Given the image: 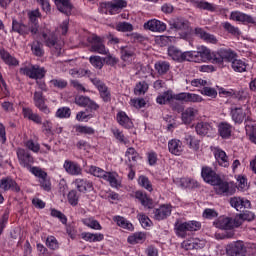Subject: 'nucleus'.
I'll use <instances>...</instances> for the list:
<instances>
[{"label": "nucleus", "mask_w": 256, "mask_h": 256, "mask_svg": "<svg viewBox=\"0 0 256 256\" xmlns=\"http://www.w3.org/2000/svg\"><path fill=\"white\" fill-rule=\"evenodd\" d=\"M174 229L178 237L185 238L188 231H199L201 229V222L195 220L185 222L178 219L174 224Z\"/></svg>", "instance_id": "nucleus-1"}, {"label": "nucleus", "mask_w": 256, "mask_h": 256, "mask_svg": "<svg viewBox=\"0 0 256 256\" xmlns=\"http://www.w3.org/2000/svg\"><path fill=\"white\" fill-rule=\"evenodd\" d=\"M34 33H43L42 37L47 45V47H55L57 54L61 55V46H59V43L57 42V37L53 33H45V30L41 28L39 25H37V20L34 19Z\"/></svg>", "instance_id": "nucleus-2"}, {"label": "nucleus", "mask_w": 256, "mask_h": 256, "mask_svg": "<svg viewBox=\"0 0 256 256\" xmlns=\"http://www.w3.org/2000/svg\"><path fill=\"white\" fill-rule=\"evenodd\" d=\"M170 27L176 29V31H180V39H189V35H191V24L189 21L183 18H178L170 21Z\"/></svg>", "instance_id": "nucleus-3"}, {"label": "nucleus", "mask_w": 256, "mask_h": 256, "mask_svg": "<svg viewBox=\"0 0 256 256\" xmlns=\"http://www.w3.org/2000/svg\"><path fill=\"white\" fill-rule=\"evenodd\" d=\"M17 158L21 167L33 173V156L29 150L18 148L16 150Z\"/></svg>", "instance_id": "nucleus-4"}, {"label": "nucleus", "mask_w": 256, "mask_h": 256, "mask_svg": "<svg viewBox=\"0 0 256 256\" xmlns=\"http://www.w3.org/2000/svg\"><path fill=\"white\" fill-rule=\"evenodd\" d=\"M88 43H91V51L93 53H99L100 55H109V49L103 44V38L92 34L88 37Z\"/></svg>", "instance_id": "nucleus-5"}, {"label": "nucleus", "mask_w": 256, "mask_h": 256, "mask_svg": "<svg viewBox=\"0 0 256 256\" xmlns=\"http://www.w3.org/2000/svg\"><path fill=\"white\" fill-rule=\"evenodd\" d=\"M216 195H222V197H229L235 193V188L229 184L227 181L221 180L219 178L216 183L212 184Z\"/></svg>", "instance_id": "nucleus-6"}, {"label": "nucleus", "mask_w": 256, "mask_h": 256, "mask_svg": "<svg viewBox=\"0 0 256 256\" xmlns=\"http://www.w3.org/2000/svg\"><path fill=\"white\" fill-rule=\"evenodd\" d=\"M226 253L229 256H247V255H251V253H249V250L247 249V247H245V244H243L242 241H237V242H234L232 244H229L226 247Z\"/></svg>", "instance_id": "nucleus-7"}, {"label": "nucleus", "mask_w": 256, "mask_h": 256, "mask_svg": "<svg viewBox=\"0 0 256 256\" xmlns=\"http://www.w3.org/2000/svg\"><path fill=\"white\" fill-rule=\"evenodd\" d=\"M230 21H236L237 23H243V25H255L256 21L253 16L243 13L241 11H232L229 17Z\"/></svg>", "instance_id": "nucleus-8"}, {"label": "nucleus", "mask_w": 256, "mask_h": 256, "mask_svg": "<svg viewBox=\"0 0 256 256\" xmlns=\"http://www.w3.org/2000/svg\"><path fill=\"white\" fill-rule=\"evenodd\" d=\"M45 68H41L39 66H33V79L36 81V89H40V91H47V84H45Z\"/></svg>", "instance_id": "nucleus-9"}, {"label": "nucleus", "mask_w": 256, "mask_h": 256, "mask_svg": "<svg viewBox=\"0 0 256 256\" xmlns=\"http://www.w3.org/2000/svg\"><path fill=\"white\" fill-rule=\"evenodd\" d=\"M125 7H127V2L125 0H114L102 3L100 5V11L101 13H107V9H109V12L112 13V11H119V9H125Z\"/></svg>", "instance_id": "nucleus-10"}, {"label": "nucleus", "mask_w": 256, "mask_h": 256, "mask_svg": "<svg viewBox=\"0 0 256 256\" xmlns=\"http://www.w3.org/2000/svg\"><path fill=\"white\" fill-rule=\"evenodd\" d=\"M181 119L184 125H191L193 121L199 119V109L195 107L186 108L181 114Z\"/></svg>", "instance_id": "nucleus-11"}, {"label": "nucleus", "mask_w": 256, "mask_h": 256, "mask_svg": "<svg viewBox=\"0 0 256 256\" xmlns=\"http://www.w3.org/2000/svg\"><path fill=\"white\" fill-rule=\"evenodd\" d=\"M210 149L220 167H229V156H227V153H225V151L216 146H211Z\"/></svg>", "instance_id": "nucleus-12"}, {"label": "nucleus", "mask_w": 256, "mask_h": 256, "mask_svg": "<svg viewBox=\"0 0 256 256\" xmlns=\"http://www.w3.org/2000/svg\"><path fill=\"white\" fill-rule=\"evenodd\" d=\"M144 29L152 31V33H163L167 30V24L157 19H151L144 23Z\"/></svg>", "instance_id": "nucleus-13"}, {"label": "nucleus", "mask_w": 256, "mask_h": 256, "mask_svg": "<svg viewBox=\"0 0 256 256\" xmlns=\"http://www.w3.org/2000/svg\"><path fill=\"white\" fill-rule=\"evenodd\" d=\"M90 81L98 89L103 101H105L106 103L111 101V91H109V88L105 86V83L99 80V78H90Z\"/></svg>", "instance_id": "nucleus-14"}, {"label": "nucleus", "mask_w": 256, "mask_h": 256, "mask_svg": "<svg viewBox=\"0 0 256 256\" xmlns=\"http://www.w3.org/2000/svg\"><path fill=\"white\" fill-rule=\"evenodd\" d=\"M63 168L68 175H72L73 177H79V175H83V169L81 168V165L75 161L65 160Z\"/></svg>", "instance_id": "nucleus-15"}, {"label": "nucleus", "mask_w": 256, "mask_h": 256, "mask_svg": "<svg viewBox=\"0 0 256 256\" xmlns=\"http://www.w3.org/2000/svg\"><path fill=\"white\" fill-rule=\"evenodd\" d=\"M175 98L176 101H182L183 103H202L203 101L201 95L189 92L178 93Z\"/></svg>", "instance_id": "nucleus-16"}, {"label": "nucleus", "mask_w": 256, "mask_h": 256, "mask_svg": "<svg viewBox=\"0 0 256 256\" xmlns=\"http://www.w3.org/2000/svg\"><path fill=\"white\" fill-rule=\"evenodd\" d=\"M214 226H216L217 229H224L226 231L239 227V225H237L236 218L231 219L229 217H219L214 221Z\"/></svg>", "instance_id": "nucleus-17"}, {"label": "nucleus", "mask_w": 256, "mask_h": 256, "mask_svg": "<svg viewBox=\"0 0 256 256\" xmlns=\"http://www.w3.org/2000/svg\"><path fill=\"white\" fill-rule=\"evenodd\" d=\"M74 103L79 107H88L91 111H97L99 109V104L97 102L91 100V98L83 95L76 96L74 99Z\"/></svg>", "instance_id": "nucleus-18"}, {"label": "nucleus", "mask_w": 256, "mask_h": 256, "mask_svg": "<svg viewBox=\"0 0 256 256\" xmlns=\"http://www.w3.org/2000/svg\"><path fill=\"white\" fill-rule=\"evenodd\" d=\"M46 101L47 99H45V96H43V90L36 89L34 94L35 106L47 115L50 113V111L49 107H47Z\"/></svg>", "instance_id": "nucleus-19"}, {"label": "nucleus", "mask_w": 256, "mask_h": 256, "mask_svg": "<svg viewBox=\"0 0 256 256\" xmlns=\"http://www.w3.org/2000/svg\"><path fill=\"white\" fill-rule=\"evenodd\" d=\"M237 57V54L231 49H220L216 52L215 63L221 64L223 61L231 62Z\"/></svg>", "instance_id": "nucleus-20"}, {"label": "nucleus", "mask_w": 256, "mask_h": 256, "mask_svg": "<svg viewBox=\"0 0 256 256\" xmlns=\"http://www.w3.org/2000/svg\"><path fill=\"white\" fill-rule=\"evenodd\" d=\"M181 247L186 251H191L193 249H203V247H205V240H201L199 238H190L184 240L181 243Z\"/></svg>", "instance_id": "nucleus-21"}, {"label": "nucleus", "mask_w": 256, "mask_h": 256, "mask_svg": "<svg viewBox=\"0 0 256 256\" xmlns=\"http://www.w3.org/2000/svg\"><path fill=\"white\" fill-rule=\"evenodd\" d=\"M198 54L200 57V63H207V61H214L215 63L217 52L211 51V49H209L208 47L206 46L198 47Z\"/></svg>", "instance_id": "nucleus-22"}, {"label": "nucleus", "mask_w": 256, "mask_h": 256, "mask_svg": "<svg viewBox=\"0 0 256 256\" xmlns=\"http://www.w3.org/2000/svg\"><path fill=\"white\" fill-rule=\"evenodd\" d=\"M172 211L173 206L169 204H163L154 210V219H156V221H163L164 219H167V217L171 216Z\"/></svg>", "instance_id": "nucleus-23"}, {"label": "nucleus", "mask_w": 256, "mask_h": 256, "mask_svg": "<svg viewBox=\"0 0 256 256\" xmlns=\"http://www.w3.org/2000/svg\"><path fill=\"white\" fill-rule=\"evenodd\" d=\"M250 111L247 106L234 108L231 111L232 119L236 123H243L245 121V117H248Z\"/></svg>", "instance_id": "nucleus-24"}, {"label": "nucleus", "mask_w": 256, "mask_h": 256, "mask_svg": "<svg viewBox=\"0 0 256 256\" xmlns=\"http://www.w3.org/2000/svg\"><path fill=\"white\" fill-rule=\"evenodd\" d=\"M168 150L171 155H183V151H185V146H183V142L179 139H171L168 141Z\"/></svg>", "instance_id": "nucleus-25"}, {"label": "nucleus", "mask_w": 256, "mask_h": 256, "mask_svg": "<svg viewBox=\"0 0 256 256\" xmlns=\"http://www.w3.org/2000/svg\"><path fill=\"white\" fill-rule=\"evenodd\" d=\"M74 185L80 193H91L93 191V182L87 179L77 178L74 180Z\"/></svg>", "instance_id": "nucleus-26"}, {"label": "nucleus", "mask_w": 256, "mask_h": 256, "mask_svg": "<svg viewBox=\"0 0 256 256\" xmlns=\"http://www.w3.org/2000/svg\"><path fill=\"white\" fill-rule=\"evenodd\" d=\"M195 35L196 37H199V39H202V41H205V43H211L212 45H217V43H219V40L215 35L208 33L203 30V28H196Z\"/></svg>", "instance_id": "nucleus-27"}, {"label": "nucleus", "mask_w": 256, "mask_h": 256, "mask_svg": "<svg viewBox=\"0 0 256 256\" xmlns=\"http://www.w3.org/2000/svg\"><path fill=\"white\" fill-rule=\"evenodd\" d=\"M229 203L231 207L236 209V211H241V209H249V207H251V201L237 196L230 198Z\"/></svg>", "instance_id": "nucleus-28"}, {"label": "nucleus", "mask_w": 256, "mask_h": 256, "mask_svg": "<svg viewBox=\"0 0 256 256\" xmlns=\"http://www.w3.org/2000/svg\"><path fill=\"white\" fill-rule=\"evenodd\" d=\"M0 188L3 191H14L15 193H19L21 191V187L13 180L12 178L6 177L0 180Z\"/></svg>", "instance_id": "nucleus-29"}, {"label": "nucleus", "mask_w": 256, "mask_h": 256, "mask_svg": "<svg viewBox=\"0 0 256 256\" xmlns=\"http://www.w3.org/2000/svg\"><path fill=\"white\" fill-rule=\"evenodd\" d=\"M201 176L204 179L206 183H209L210 185H213L217 182V180L220 179L219 175L213 171V169L209 167H203Z\"/></svg>", "instance_id": "nucleus-30"}, {"label": "nucleus", "mask_w": 256, "mask_h": 256, "mask_svg": "<svg viewBox=\"0 0 256 256\" xmlns=\"http://www.w3.org/2000/svg\"><path fill=\"white\" fill-rule=\"evenodd\" d=\"M12 31L20 33V35H26L30 31L33 33V29L30 26L25 25L23 22L13 18L12 19Z\"/></svg>", "instance_id": "nucleus-31"}, {"label": "nucleus", "mask_w": 256, "mask_h": 256, "mask_svg": "<svg viewBox=\"0 0 256 256\" xmlns=\"http://www.w3.org/2000/svg\"><path fill=\"white\" fill-rule=\"evenodd\" d=\"M190 2H191V5H193L196 9H202L203 11H210L211 13L217 10V6L205 0H191Z\"/></svg>", "instance_id": "nucleus-32"}, {"label": "nucleus", "mask_w": 256, "mask_h": 256, "mask_svg": "<svg viewBox=\"0 0 256 256\" xmlns=\"http://www.w3.org/2000/svg\"><path fill=\"white\" fill-rule=\"evenodd\" d=\"M176 95L177 94H173V91L167 90L157 96L156 103H158V105H167V103H170L173 99L177 101V98L175 97Z\"/></svg>", "instance_id": "nucleus-33"}, {"label": "nucleus", "mask_w": 256, "mask_h": 256, "mask_svg": "<svg viewBox=\"0 0 256 256\" xmlns=\"http://www.w3.org/2000/svg\"><path fill=\"white\" fill-rule=\"evenodd\" d=\"M81 237L84 241H87L88 243H99L105 239V235L102 233H90V232H84L81 234Z\"/></svg>", "instance_id": "nucleus-34"}, {"label": "nucleus", "mask_w": 256, "mask_h": 256, "mask_svg": "<svg viewBox=\"0 0 256 256\" xmlns=\"http://www.w3.org/2000/svg\"><path fill=\"white\" fill-rule=\"evenodd\" d=\"M116 117L119 125L125 127V129H131L133 127V121H131V118L124 111L118 112Z\"/></svg>", "instance_id": "nucleus-35"}, {"label": "nucleus", "mask_w": 256, "mask_h": 256, "mask_svg": "<svg viewBox=\"0 0 256 256\" xmlns=\"http://www.w3.org/2000/svg\"><path fill=\"white\" fill-rule=\"evenodd\" d=\"M233 131V126L227 122H221L218 125V132L222 139H229L231 137V133Z\"/></svg>", "instance_id": "nucleus-36"}, {"label": "nucleus", "mask_w": 256, "mask_h": 256, "mask_svg": "<svg viewBox=\"0 0 256 256\" xmlns=\"http://www.w3.org/2000/svg\"><path fill=\"white\" fill-rule=\"evenodd\" d=\"M54 2L57 6V9L60 10L61 13H64L65 15H71L73 6L69 0H54Z\"/></svg>", "instance_id": "nucleus-37"}, {"label": "nucleus", "mask_w": 256, "mask_h": 256, "mask_svg": "<svg viewBox=\"0 0 256 256\" xmlns=\"http://www.w3.org/2000/svg\"><path fill=\"white\" fill-rule=\"evenodd\" d=\"M135 197L140 201L143 207H147V209H151L153 207V200L147 197V194L143 193L142 191L135 192Z\"/></svg>", "instance_id": "nucleus-38"}, {"label": "nucleus", "mask_w": 256, "mask_h": 256, "mask_svg": "<svg viewBox=\"0 0 256 256\" xmlns=\"http://www.w3.org/2000/svg\"><path fill=\"white\" fill-rule=\"evenodd\" d=\"M117 177H119V175L116 172H106L103 180L108 181L109 185L117 189V187H121V182Z\"/></svg>", "instance_id": "nucleus-39"}, {"label": "nucleus", "mask_w": 256, "mask_h": 256, "mask_svg": "<svg viewBox=\"0 0 256 256\" xmlns=\"http://www.w3.org/2000/svg\"><path fill=\"white\" fill-rule=\"evenodd\" d=\"M0 57L6 65H12L13 67H17V65H19V60L3 49L0 50Z\"/></svg>", "instance_id": "nucleus-40"}, {"label": "nucleus", "mask_w": 256, "mask_h": 256, "mask_svg": "<svg viewBox=\"0 0 256 256\" xmlns=\"http://www.w3.org/2000/svg\"><path fill=\"white\" fill-rule=\"evenodd\" d=\"M113 221L118 225V227H121L122 229H127V231H133L134 229L133 224H131V222H129L123 216H114Z\"/></svg>", "instance_id": "nucleus-41"}, {"label": "nucleus", "mask_w": 256, "mask_h": 256, "mask_svg": "<svg viewBox=\"0 0 256 256\" xmlns=\"http://www.w3.org/2000/svg\"><path fill=\"white\" fill-rule=\"evenodd\" d=\"M145 239H147V235L143 232H136L130 235L127 239L130 245H137V243H144Z\"/></svg>", "instance_id": "nucleus-42"}, {"label": "nucleus", "mask_w": 256, "mask_h": 256, "mask_svg": "<svg viewBox=\"0 0 256 256\" xmlns=\"http://www.w3.org/2000/svg\"><path fill=\"white\" fill-rule=\"evenodd\" d=\"M135 56V48L132 46H125L121 48V58L123 61H133V57Z\"/></svg>", "instance_id": "nucleus-43"}, {"label": "nucleus", "mask_w": 256, "mask_h": 256, "mask_svg": "<svg viewBox=\"0 0 256 256\" xmlns=\"http://www.w3.org/2000/svg\"><path fill=\"white\" fill-rule=\"evenodd\" d=\"M253 219H255V213L251 211H246L236 216V225H238V227H241V225H243V221H253Z\"/></svg>", "instance_id": "nucleus-44"}, {"label": "nucleus", "mask_w": 256, "mask_h": 256, "mask_svg": "<svg viewBox=\"0 0 256 256\" xmlns=\"http://www.w3.org/2000/svg\"><path fill=\"white\" fill-rule=\"evenodd\" d=\"M168 55L173 59V61H183L185 52H181L179 49L175 48V46H171L168 48Z\"/></svg>", "instance_id": "nucleus-45"}, {"label": "nucleus", "mask_w": 256, "mask_h": 256, "mask_svg": "<svg viewBox=\"0 0 256 256\" xmlns=\"http://www.w3.org/2000/svg\"><path fill=\"white\" fill-rule=\"evenodd\" d=\"M231 66L237 73H245V71H247V62L241 59L232 60Z\"/></svg>", "instance_id": "nucleus-46"}, {"label": "nucleus", "mask_w": 256, "mask_h": 256, "mask_svg": "<svg viewBox=\"0 0 256 256\" xmlns=\"http://www.w3.org/2000/svg\"><path fill=\"white\" fill-rule=\"evenodd\" d=\"M171 69V64L167 61H158L155 63V70L158 75H165Z\"/></svg>", "instance_id": "nucleus-47"}, {"label": "nucleus", "mask_w": 256, "mask_h": 256, "mask_svg": "<svg viewBox=\"0 0 256 256\" xmlns=\"http://www.w3.org/2000/svg\"><path fill=\"white\" fill-rule=\"evenodd\" d=\"M82 223L86 227H89L90 229H94L95 231H101L103 229L99 221L95 220L94 218H85L82 220Z\"/></svg>", "instance_id": "nucleus-48"}, {"label": "nucleus", "mask_w": 256, "mask_h": 256, "mask_svg": "<svg viewBox=\"0 0 256 256\" xmlns=\"http://www.w3.org/2000/svg\"><path fill=\"white\" fill-rule=\"evenodd\" d=\"M183 61H191L192 63H201V60L199 57V50L197 49V51L184 52Z\"/></svg>", "instance_id": "nucleus-49"}, {"label": "nucleus", "mask_w": 256, "mask_h": 256, "mask_svg": "<svg viewBox=\"0 0 256 256\" xmlns=\"http://www.w3.org/2000/svg\"><path fill=\"white\" fill-rule=\"evenodd\" d=\"M88 173H90V175H93L94 177H98L99 179H104L105 175H107V171L97 166H89Z\"/></svg>", "instance_id": "nucleus-50"}, {"label": "nucleus", "mask_w": 256, "mask_h": 256, "mask_svg": "<svg viewBox=\"0 0 256 256\" xmlns=\"http://www.w3.org/2000/svg\"><path fill=\"white\" fill-rule=\"evenodd\" d=\"M38 183L40 189H42V191H46V193H50L51 189H53V184L51 183V178H49V176L42 178Z\"/></svg>", "instance_id": "nucleus-51"}, {"label": "nucleus", "mask_w": 256, "mask_h": 256, "mask_svg": "<svg viewBox=\"0 0 256 256\" xmlns=\"http://www.w3.org/2000/svg\"><path fill=\"white\" fill-rule=\"evenodd\" d=\"M196 133L198 135H207L211 131V125L209 123L200 122L196 124Z\"/></svg>", "instance_id": "nucleus-52"}, {"label": "nucleus", "mask_w": 256, "mask_h": 256, "mask_svg": "<svg viewBox=\"0 0 256 256\" xmlns=\"http://www.w3.org/2000/svg\"><path fill=\"white\" fill-rule=\"evenodd\" d=\"M147 91H149V84L145 81L137 83L134 88L135 95H145Z\"/></svg>", "instance_id": "nucleus-53"}, {"label": "nucleus", "mask_w": 256, "mask_h": 256, "mask_svg": "<svg viewBox=\"0 0 256 256\" xmlns=\"http://www.w3.org/2000/svg\"><path fill=\"white\" fill-rule=\"evenodd\" d=\"M58 119H69L71 117V108L61 107L56 111Z\"/></svg>", "instance_id": "nucleus-54"}, {"label": "nucleus", "mask_w": 256, "mask_h": 256, "mask_svg": "<svg viewBox=\"0 0 256 256\" xmlns=\"http://www.w3.org/2000/svg\"><path fill=\"white\" fill-rule=\"evenodd\" d=\"M102 199H107L110 203H115V201H119V194L113 191L101 192Z\"/></svg>", "instance_id": "nucleus-55"}, {"label": "nucleus", "mask_w": 256, "mask_h": 256, "mask_svg": "<svg viewBox=\"0 0 256 256\" xmlns=\"http://www.w3.org/2000/svg\"><path fill=\"white\" fill-rule=\"evenodd\" d=\"M137 219L140 222V225L144 228L147 229V227H151V225H153V222H151V219H149V216L143 214V213H139L137 215Z\"/></svg>", "instance_id": "nucleus-56"}, {"label": "nucleus", "mask_w": 256, "mask_h": 256, "mask_svg": "<svg viewBox=\"0 0 256 256\" xmlns=\"http://www.w3.org/2000/svg\"><path fill=\"white\" fill-rule=\"evenodd\" d=\"M138 184L140 187H143L147 191H153V185L151 184V181H149V178H147V176H140L138 179Z\"/></svg>", "instance_id": "nucleus-57"}, {"label": "nucleus", "mask_w": 256, "mask_h": 256, "mask_svg": "<svg viewBox=\"0 0 256 256\" xmlns=\"http://www.w3.org/2000/svg\"><path fill=\"white\" fill-rule=\"evenodd\" d=\"M116 31H120L122 33H129L133 31V25L129 22H120L116 25Z\"/></svg>", "instance_id": "nucleus-58"}, {"label": "nucleus", "mask_w": 256, "mask_h": 256, "mask_svg": "<svg viewBox=\"0 0 256 256\" xmlns=\"http://www.w3.org/2000/svg\"><path fill=\"white\" fill-rule=\"evenodd\" d=\"M186 143L193 151H199V140L191 135L186 137Z\"/></svg>", "instance_id": "nucleus-59"}, {"label": "nucleus", "mask_w": 256, "mask_h": 256, "mask_svg": "<svg viewBox=\"0 0 256 256\" xmlns=\"http://www.w3.org/2000/svg\"><path fill=\"white\" fill-rule=\"evenodd\" d=\"M89 61L91 65L95 67V69H103L104 60L101 58V56H91Z\"/></svg>", "instance_id": "nucleus-60"}, {"label": "nucleus", "mask_w": 256, "mask_h": 256, "mask_svg": "<svg viewBox=\"0 0 256 256\" xmlns=\"http://www.w3.org/2000/svg\"><path fill=\"white\" fill-rule=\"evenodd\" d=\"M51 151V146L48 144H42V147L39 144H33V153H49Z\"/></svg>", "instance_id": "nucleus-61"}, {"label": "nucleus", "mask_w": 256, "mask_h": 256, "mask_svg": "<svg viewBox=\"0 0 256 256\" xmlns=\"http://www.w3.org/2000/svg\"><path fill=\"white\" fill-rule=\"evenodd\" d=\"M20 74L26 75V77L33 79V65L30 63L25 64L22 68H20Z\"/></svg>", "instance_id": "nucleus-62"}, {"label": "nucleus", "mask_w": 256, "mask_h": 256, "mask_svg": "<svg viewBox=\"0 0 256 256\" xmlns=\"http://www.w3.org/2000/svg\"><path fill=\"white\" fill-rule=\"evenodd\" d=\"M46 245L47 247H49V249H52L53 251L59 249V242L57 241V238H55V236H48L46 239Z\"/></svg>", "instance_id": "nucleus-63"}, {"label": "nucleus", "mask_w": 256, "mask_h": 256, "mask_svg": "<svg viewBox=\"0 0 256 256\" xmlns=\"http://www.w3.org/2000/svg\"><path fill=\"white\" fill-rule=\"evenodd\" d=\"M33 175L36 176L38 182L49 176L45 170L39 167H33Z\"/></svg>", "instance_id": "nucleus-64"}]
</instances>
